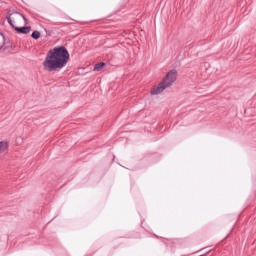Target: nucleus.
<instances>
[{"instance_id": "obj_1", "label": "nucleus", "mask_w": 256, "mask_h": 256, "mask_svg": "<svg viewBox=\"0 0 256 256\" xmlns=\"http://www.w3.org/2000/svg\"><path fill=\"white\" fill-rule=\"evenodd\" d=\"M69 62V52L65 47H56L50 50L43 62L44 71H57L63 69Z\"/></svg>"}, {"instance_id": "obj_2", "label": "nucleus", "mask_w": 256, "mask_h": 256, "mask_svg": "<svg viewBox=\"0 0 256 256\" xmlns=\"http://www.w3.org/2000/svg\"><path fill=\"white\" fill-rule=\"evenodd\" d=\"M7 19L9 25H11V27H13L17 33L27 34L31 31V27H24L27 25V19L25 16H23V14L19 12H12Z\"/></svg>"}, {"instance_id": "obj_3", "label": "nucleus", "mask_w": 256, "mask_h": 256, "mask_svg": "<svg viewBox=\"0 0 256 256\" xmlns=\"http://www.w3.org/2000/svg\"><path fill=\"white\" fill-rule=\"evenodd\" d=\"M177 70H170L166 76L164 77V79L157 85L154 86L150 93L151 95H159L161 93H163L164 89H168V87H171V85H173V83H175L177 81Z\"/></svg>"}, {"instance_id": "obj_4", "label": "nucleus", "mask_w": 256, "mask_h": 256, "mask_svg": "<svg viewBox=\"0 0 256 256\" xmlns=\"http://www.w3.org/2000/svg\"><path fill=\"white\" fill-rule=\"evenodd\" d=\"M8 149H9V141L7 140L0 141V155H2V153H5V151H7Z\"/></svg>"}, {"instance_id": "obj_5", "label": "nucleus", "mask_w": 256, "mask_h": 256, "mask_svg": "<svg viewBox=\"0 0 256 256\" xmlns=\"http://www.w3.org/2000/svg\"><path fill=\"white\" fill-rule=\"evenodd\" d=\"M103 67H105V63L101 62L95 65L94 67V71H101V69H103Z\"/></svg>"}, {"instance_id": "obj_6", "label": "nucleus", "mask_w": 256, "mask_h": 256, "mask_svg": "<svg viewBox=\"0 0 256 256\" xmlns=\"http://www.w3.org/2000/svg\"><path fill=\"white\" fill-rule=\"evenodd\" d=\"M5 45V36H3L0 33V49H3V46Z\"/></svg>"}, {"instance_id": "obj_7", "label": "nucleus", "mask_w": 256, "mask_h": 256, "mask_svg": "<svg viewBox=\"0 0 256 256\" xmlns=\"http://www.w3.org/2000/svg\"><path fill=\"white\" fill-rule=\"evenodd\" d=\"M39 37H41V32H39V31H34V32L32 33V38H33V39H39Z\"/></svg>"}]
</instances>
